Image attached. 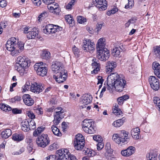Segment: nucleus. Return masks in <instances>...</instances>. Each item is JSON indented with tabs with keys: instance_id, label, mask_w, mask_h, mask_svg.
<instances>
[{
	"instance_id": "3",
	"label": "nucleus",
	"mask_w": 160,
	"mask_h": 160,
	"mask_svg": "<svg viewBox=\"0 0 160 160\" xmlns=\"http://www.w3.org/2000/svg\"><path fill=\"white\" fill-rule=\"evenodd\" d=\"M24 45L23 42H18L16 38L12 37L7 41L6 47L8 50L11 52V55L14 56L24 49Z\"/></svg>"
},
{
	"instance_id": "12",
	"label": "nucleus",
	"mask_w": 160,
	"mask_h": 160,
	"mask_svg": "<svg viewBox=\"0 0 160 160\" xmlns=\"http://www.w3.org/2000/svg\"><path fill=\"white\" fill-rule=\"evenodd\" d=\"M97 57L101 61H105L109 58L110 54L107 48L97 51Z\"/></svg>"
},
{
	"instance_id": "34",
	"label": "nucleus",
	"mask_w": 160,
	"mask_h": 160,
	"mask_svg": "<svg viewBox=\"0 0 160 160\" xmlns=\"http://www.w3.org/2000/svg\"><path fill=\"white\" fill-rule=\"evenodd\" d=\"M12 132L11 129H7L2 132L1 135L2 138L4 139L8 138L12 134Z\"/></svg>"
},
{
	"instance_id": "35",
	"label": "nucleus",
	"mask_w": 160,
	"mask_h": 160,
	"mask_svg": "<svg viewBox=\"0 0 160 160\" xmlns=\"http://www.w3.org/2000/svg\"><path fill=\"white\" fill-rule=\"evenodd\" d=\"M48 15V12L45 11L42 12L38 16V21L40 22L42 19L47 17Z\"/></svg>"
},
{
	"instance_id": "64",
	"label": "nucleus",
	"mask_w": 160,
	"mask_h": 160,
	"mask_svg": "<svg viewBox=\"0 0 160 160\" xmlns=\"http://www.w3.org/2000/svg\"><path fill=\"white\" fill-rule=\"evenodd\" d=\"M7 4L5 0H1L0 1V6L1 7L3 8L6 6Z\"/></svg>"
},
{
	"instance_id": "22",
	"label": "nucleus",
	"mask_w": 160,
	"mask_h": 160,
	"mask_svg": "<svg viewBox=\"0 0 160 160\" xmlns=\"http://www.w3.org/2000/svg\"><path fill=\"white\" fill-rule=\"evenodd\" d=\"M105 40V39L102 38H100L98 40L96 47L97 51L106 48L105 47L106 43Z\"/></svg>"
},
{
	"instance_id": "8",
	"label": "nucleus",
	"mask_w": 160,
	"mask_h": 160,
	"mask_svg": "<svg viewBox=\"0 0 160 160\" xmlns=\"http://www.w3.org/2000/svg\"><path fill=\"white\" fill-rule=\"evenodd\" d=\"M54 113V119L53 121V123L55 125H58L62 119L64 118V110L61 107H58L55 109Z\"/></svg>"
},
{
	"instance_id": "32",
	"label": "nucleus",
	"mask_w": 160,
	"mask_h": 160,
	"mask_svg": "<svg viewBox=\"0 0 160 160\" xmlns=\"http://www.w3.org/2000/svg\"><path fill=\"white\" fill-rule=\"evenodd\" d=\"M125 120V118L124 117L114 122L112 124L115 127H119L123 124Z\"/></svg>"
},
{
	"instance_id": "46",
	"label": "nucleus",
	"mask_w": 160,
	"mask_h": 160,
	"mask_svg": "<svg viewBox=\"0 0 160 160\" xmlns=\"http://www.w3.org/2000/svg\"><path fill=\"white\" fill-rule=\"evenodd\" d=\"M27 150L28 153L32 154L35 152V150L33 148V145L27 146Z\"/></svg>"
},
{
	"instance_id": "56",
	"label": "nucleus",
	"mask_w": 160,
	"mask_h": 160,
	"mask_svg": "<svg viewBox=\"0 0 160 160\" xmlns=\"http://www.w3.org/2000/svg\"><path fill=\"white\" fill-rule=\"evenodd\" d=\"M29 123L30 124V128H31V129H33L35 128L36 123L34 120H30L29 122Z\"/></svg>"
},
{
	"instance_id": "60",
	"label": "nucleus",
	"mask_w": 160,
	"mask_h": 160,
	"mask_svg": "<svg viewBox=\"0 0 160 160\" xmlns=\"http://www.w3.org/2000/svg\"><path fill=\"white\" fill-rule=\"evenodd\" d=\"M97 78L98 80L97 84H102L104 79H102V77L101 76H98Z\"/></svg>"
},
{
	"instance_id": "55",
	"label": "nucleus",
	"mask_w": 160,
	"mask_h": 160,
	"mask_svg": "<svg viewBox=\"0 0 160 160\" xmlns=\"http://www.w3.org/2000/svg\"><path fill=\"white\" fill-rule=\"evenodd\" d=\"M104 146V144L101 141L99 142L97 144V149L98 150L102 149Z\"/></svg>"
},
{
	"instance_id": "45",
	"label": "nucleus",
	"mask_w": 160,
	"mask_h": 160,
	"mask_svg": "<svg viewBox=\"0 0 160 160\" xmlns=\"http://www.w3.org/2000/svg\"><path fill=\"white\" fill-rule=\"evenodd\" d=\"M33 110L38 114H43L42 109L40 106H38V107H34Z\"/></svg>"
},
{
	"instance_id": "17",
	"label": "nucleus",
	"mask_w": 160,
	"mask_h": 160,
	"mask_svg": "<svg viewBox=\"0 0 160 160\" xmlns=\"http://www.w3.org/2000/svg\"><path fill=\"white\" fill-rule=\"evenodd\" d=\"M58 6V3L53 2L52 4L48 5L47 7L51 12L57 13H58L60 11Z\"/></svg>"
},
{
	"instance_id": "2",
	"label": "nucleus",
	"mask_w": 160,
	"mask_h": 160,
	"mask_svg": "<svg viewBox=\"0 0 160 160\" xmlns=\"http://www.w3.org/2000/svg\"><path fill=\"white\" fill-rule=\"evenodd\" d=\"M51 68L53 72L58 74L54 75L53 76L57 82L61 83L66 80L68 77L67 72L61 62L57 61L53 62Z\"/></svg>"
},
{
	"instance_id": "14",
	"label": "nucleus",
	"mask_w": 160,
	"mask_h": 160,
	"mask_svg": "<svg viewBox=\"0 0 160 160\" xmlns=\"http://www.w3.org/2000/svg\"><path fill=\"white\" fill-rule=\"evenodd\" d=\"M148 81L151 88L154 90L157 91L159 88V80L155 76H150L148 78Z\"/></svg>"
},
{
	"instance_id": "19",
	"label": "nucleus",
	"mask_w": 160,
	"mask_h": 160,
	"mask_svg": "<svg viewBox=\"0 0 160 160\" xmlns=\"http://www.w3.org/2000/svg\"><path fill=\"white\" fill-rule=\"evenodd\" d=\"M124 51V48L123 47V45L121 44L118 47H115L113 49L112 54L113 56L118 57L119 56L121 52Z\"/></svg>"
},
{
	"instance_id": "63",
	"label": "nucleus",
	"mask_w": 160,
	"mask_h": 160,
	"mask_svg": "<svg viewBox=\"0 0 160 160\" xmlns=\"http://www.w3.org/2000/svg\"><path fill=\"white\" fill-rule=\"evenodd\" d=\"M54 1V0H42L43 2L48 5H49L50 4H52V3Z\"/></svg>"
},
{
	"instance_id": "31",
	"label": "nucleus",
	"mask_w": 160,
	"mask_h": 160,
	"mask_svg": "<svg viewBox=\"0 0 160 160\" xmlns=\"http://www.w3.org/2000/svg\"><path fill=\"white\" fill-rule=\"evenodd\" d=\"M113 108V112L114 114L118 116L119 117L122 116V112L121 109L118 108V106L117 104H115Z\"/></svg>"
},
{
	"instance_id": "40",
	"label": "nucleus",
	"mask_w": 160,
	"mask_h": 160,
	"mask_svg": "<svg viewBox=\"0 0 160 160\" xmlns=\"http://www.w3.org/2000/svg\"><path fill=\"white\" fill-rule=\"evenodd\" d=\"M77 18L78 22L81 24H84L87 21L86 18L82 16H78Z\"/></svg>"
},
{
	"instance_id": "47",
	"label": "nucleus",
	"mask_w": 160,
	"mask_h": 160,
	"mask_svg": "<svg viewBox=\"0 0 160 160\" xmlns=\"http://www.w3.org/2000/svg\"><path fill=\"white\" fill-rule=\"evenodd\" d=\"M72 52L76 57H78L79 53V49L76 47H73L72 48Z\"/></svg>"
},
{
	"instance_id": "59",
	"label": "nucleus",
	"mask_w": 160,
	"mask_h": 160,
	"mask_svg": "<svg viewBox=\"0 0 160 160\" xmlns=\"http://www.w3.org/2000/svg\"><path fill=\"white\" fill-rule=\"evenodd\" d=\"M12 111L13 113L15 114H20L22 113V111L20 109H19L17 108H15L12 109Z\"/></svg>"
},
{
	"instance_id": "49",
	"label": "nucleus",
	"mask_w": 160,
	"mask_h": 160,
	"mask_svg": "<svg viewBox=\"0 0 160 160\" xmlns=\"http://www.w3.org/2000/svg\"><path fill=\"white\" fill-rule=\"evenodd\" d=\"M128 4L125 6V8L127 9L132 8L134 5V2L132 0H128Z\"/></svg>"
},
{
	"instance_id": "25",
	"label": "nucleus",
	"mask_w": 160,
	"mask_h": 160,
	"mask_svg": "<svg viewBox=\"0 0 160 160\" xmlns=\"http://www.w3.org/2000/svg\"><path fill=\"white\" fill-rule=\"evenodd\" d=\"M57 155V160H68L69 157L68 155L63 153L62 150H58Z\"/></svg>"
},
{
	"instance_id": "11",
	"label": "nucleus",
	"mask_w": 160,
	"mask_h": 160,
	"mask_svg": "<svg viewBox=\"0 0 160 160\" xmlns=\"http://www.w3.org/2000/svg\"><path fill=\"white\" fill-rule=\"evenodd\" d=\"M82 49L85 52L92 53L95 50V45L93 42L88 39H86L83 42Z\"/></svg>"
},
{
	"instance_id": "13",
	"label": "nucleus",
	"mask_w": 160,
	"mask_h": 160,
	"mask_svg": "<svg viewBox=\"0 0 160 160\" xmlns=\"http://www.w3.org/2000/svg\"><path fill=\"white\" fill-rule=\"evenodd\" d=\"M93 3L99 11L105 10L107 8V2L106 0H93Z\"/></svg>"
},
{
	"instance_id": "20",
	"label": "nucleus",
	"mask_w": 160,
	"mask_h": 160,
	"mask_svg": "<svg viewBox=\"0 0 160 160\" xmlns=\"http://www.w3.org/2000/svg\"><path fill=\"white\" fill-rule=\"evenodd\" d=\"M152 68L154 74L160 78V64L158 62H154L152 64Z\"/></svg>"
},
{
	"instance_id": "51",
	"label": "nucleus",
	"mask_w": 160,
	"mask_h": 160,
	"mask_svg": "<svg viewBox=\"0 0 160 160\" xmlns=\"http://www.w3.org/2000/svg\"><path fill=\"white\" fill-rule=\"evenodd\" d=\"M32 139L29 137L26 138L25 139V142L27 144V146H31L33 145L32 142Z\"/></svg>"
},
{
	"instance_id": "53",
	"label": "nucleus",
	"mask_w": 160,
	"mask_h": 160,
	"mask_svg": "<svg viewBox=\"0 0 160 160\" xmlns=\"http://www.w3.org/2000/svg\"><path fill=\"white\" fill-rule=\"evenodd\" d=\"M93 138L94 140L98 142L102 141L101 137L99 135L94 136L93 137Z\"/></svg>"
},
{
	"instance_id": "23",
	"label": "nucleus",
	"mask_w": 160,
	"mask_h": 160,
	"mask_svg": "<svg viewBox=\"0 0 160 160\" xmlns=\"http://www.w3.org/2000/svg\"><path fill=\"white\" fill-rule=\"evenodd\" d=\"M92 61H93V62L92 63V68L93 69V70L91 71V73L92 74H96L98 73L100 70V64L99 63L94 61V59Z\"/></svg>"
},
{
	"instance_id": "44",
	"label": "nucleus",
	"mask_w": 160,
	"mask_h": 160,
	"mask_svg": "<svg viewBox=\"0 0 160 160\" xmlns=\"http://www.w3.org/2000/svg\"><path fill=\"white\" fill-rule=\"evenodd\" d=\"M153 50L154 54L160 59V47L157 46L154 48Z\"/></svg>"
},
{
	"instance_id": "50",
	"label": "nucleus",
	"mask_w": 160,
	"mask_h": 160,
	"mask_svg": "<svg viewBox=\"0 0 160 160\" xmlns=\"http://www.w3.org/2000/svg\"><path fill=\"white\" fill-rule=\"evenodd\" d=\"M24 151V148H21L19 150L17 151H14L13 152L12 154L14 155H19L21 154L22 152Z\"/></svg>"
},
{
	"instance_id": "18",
	"label": "nucleus",
	"mask_w": 160,
	"mask_h": 160,
	"mask_svg": "<svg viewBox=\"0 0 160 160\" xmlns=\"http://www.w3.org/2000/svg\"><path fill=\"white\" fill-rule=\"evenodd\" d=\"M23 101L25 104L28 106L32 105L34 103V101L32 98L31 96L28 94H26L23 96Z\"/></svg>"
},
{
	"instance_id": "21",
	"label": "nucleus",
	"mask_w": 160,
	"mask_h": 160,
	"mask_svg": "<svg viewBox=\"0 0 160 160\" xmlns=\"http://www.w3.org/2000/svg\"><path fill=\"white\" fill-rule=\"evenodd\" d=\"M38 29L36 28H33L28 31L27 35V37L29 39H34L38 35Z\"/></svg>"
},
{
	"instance_id": "54",
	"label": "nucleus",
	"mask_w": 160,
	"mask_h": 160,
	"mask_svg": "<svg viewBox=\"0 0 160 160\" xmlns=\"http://www.w3.org/2000/svg\"><path fill=\"white\" fill-rule=\"evenodd\" d=\"M27 115L31 119H33L35 118V116L32 111H28L27 113Z\"/></svg>"
},
{
	"instance_id": "1",
	"label": "nucleus",
	"mask_w": 160,
	"mask_h": 160,
	"mask_svg": "<svg viewBox=\"0 0 160 160\" xmlns=\"http://www.w3.org/2000/svg\"><path fill=\"white\" fill-rule=\"evenodd\" d=\"M107 81L108 90L114 88L116 91L119 92L122 91L126 83L117 73L111 74L108 77Z\"/></svg>"
},
{
	"instance_id": "10",
	"label": "nucleus",
	"mask_w": 160,
	"mask_h": 160,
	"mask_svg": "<svg viewBox=\"0 0 160 160\" xmlns=\"http://www.w3.org/2000/svg\"><path fill=\"white\" fill-rule=\"evenodd\" d=\"M62 30V28L58 25L48 24L46 26L45 28L43 29V31L45 34H48L58 32Z\"/></svg>"
},
{
	"instance_id": "6",
	"label": "nucleus",
	"mask_w": 160,
	"mask_h": 160,
	"mask_svg": "<svg viewBox=\"0 0 160 160\" xmlns=\"http://www.w3.org/2000/svg\"><path fill=\"white\" fill-rule=\"evenodd\" d=\"M94 122L92 120L85 119L82 122V125L83 130L87 133L89 134L94 133L95 130L93 128Z\"/></svg>"
},
{
	"instance_id": "27",
	"label": "nucleus",
	"mask_w": 160,
	"mask_h": 160,
	"mask_svg": "<svg viewBox=\"0 0 160 160\" xmlns=\"http://www.w3.org/2000/svg\"><path fill=\"white\" fill-rule=\"evenodd\" d=\"M140 132V129L138 128H134L132 130L131 134L134 139L137 140L139 139Z\"/></svg>"
},
{
	"instance_id": "42",
	"label": "nucleus",
	"mask_w": 160,
	"mask_h": 160,
	"mask_svg": "<svg viewBox=\"0 0 160 160\" xmlns=\"http://www.w3.org/2000/svg\"><path fill=\"white\" fill-rule=\"evenodd\" d=\"M85 141L84 138L82 135L78 133L75 137V138L74 140V141Z\"/></svg>"
},
{
	"instance_id": "38",
	"label": "nucleus",
	"mask_w": 160,
	"mask_h": 160,
	"mask_svg": "<svg viewBox=\"0 0 160 160\" xmlns=\"http://www.w3.org/2000/svg\"><path fill=\"white\" fill-rule=\"evenodd\" d=\"M85 154L89 157H93L95 155V152L94 151L91 150L90 149L87 148L85 150Z\"/></svg>"
},
{
	"instance_id": "57",
	"label": "nucleus",
	"mask_w": 160,
	"mask_h": 160,
	"mask_svg": "<svg viewBox=\"0 0 160 160\" xmlns=\"http://www.w3.org/2000/svg\"><path fill=\"white\" fill-rule=\"evenodd\" d=\"M31 85H28L27 84H25L22 88L23 90L22 92H25L26 90H28L30 88L31 89Z\"/></svg>"
},
{
	"instance_id": "29",
	"label": "nucleus",
	"mask_w": 160,
	"mask_h": 160,
	"mask_svg": "<svg viewBox=\"0 0 160 160\" xmlns=\"http://www.w3.org/2000/svg\"><path fill=\"white\" fill-rule=\"evenodd\" d=\"M12 138L13 140L17 142H20L23 140L24 139V136L21 134L15 133L12 136Z\"/></svg>"
},
{
	"instance_id": "41",
	"label": "nucleus",
	"mask_w": 160,
	"mask_h": 160,
	"mask_svg": "<svg viewBox=\"0 0 160 160\" xmlns=\"http://www.w3.org/2000/svg\"><path fill=\"white\" fill-rule=\"evenodd\" d=\"M65 19L69 24H72L74 22V19L69 14L66 16Z\"/></svg>"
},
{
	"instance_id": "7",
	"label": "nucleus",
	"mask_w": 160,
	"mask_h": 160,
	"mask_svg": "<svg viewBox=\"0 0 160 160\" xmlns=\"http://www.w3.org/2000/svg\"><path fill=\"white\" fill-rule=\"evenodd\" d=\"M50 142L48 135L44 134H42L38 136L36 141L38 146L42 148H44L48 145Z\"/></svg>"
},
{
	"instance_id": "37",
	"label": "nucleus",
	"mask_w": 160,
	"mask_h": 160,
	"mask_svg": "<svg viewBox=\"0 0 160 160\" xmlns=\"http://www.w3.org/2000/svg\"><path fill=\"white\" fill-rule=\"evenodd\" d=\"M75 2V0H71L67 4H66L65 7L67 10L70 11L72 9V6L74 5Z\"/></svg>"
},
{
	"instance_id": "28",
	"label": "nucleus",
	"mask_w": 160,
	"mask_h": 160,
	"mask_svg": "<svg viewBox=\"0 0 160 160\" xmlns=\"http://www.w3.org/2000/svg\"><path fill=\"white\" fill-rule=\"evenodd\" d=\"M85 144V141H74L73 145L75 148L77 150H79L82 149Z\"/></svg>"
},
{
	"instance_id": "61",
	"label": "nucleus",
	"mask_w": 160,
	"mask_h": 160,
	"mask_svg": "<svg viewBox=\"0 0 160 160\" xmlns=\"http://www.w3.org/2000/svg\"><path fill=\"white\" fill-rule=\"evenodd\" d=\"M153 102L155 104L158 106V105L160 104V99L158 97H154L153 99Z\"/></svg>"
},
{
	"instance_id": "5",
	"label": "nucleus",
	"mask_w": 160,
	"mask_h": 160,
	"mask_svg": "<svg viewBox=\"0 0 160 160\" xmlns=\"http://www.w3.org/2000/svg\"><path fill=\"white\" fill-rule=\"evenodd\" d=\"M128 134V132L124 130H122L119 134H114L112 137V139L116 143L122 146L127 142L129 139Z\"/></svg>"
},
{
	"instance_id": "58",
	"label": "nucleus",
	"mask_w": 160,
	"mask_h": 160,
	"mask_svg": "<svg viewBox=\"0 0 160 160\" xmlns=\"http://www.w3.org/2000/svg\"><path fill=\"white\" fill-rule=\"evenodd\" d=\"M103 23L101 22L98 23L96 26V31L97 32H99L101 29Z\"/></svg>"
},
{
	"instance_id": "4",
	"label": "nucleus",
	"mask_w": 160,
	"mask_h": 160,
	"mask_svg": "<svg viewBox=\"0 0 160 160\" xmlns=\"http://www.w3.org/2000/svg\"><path fill=\"white\" fill-rule=\"evenodd\" d=\"M30 60L25 57L19 56L17 59L15 69L18 72H23L26 69H27L30 66Z\"/></svg>"
},
{
	"instance_id": "36",
	"label": "nucleus",
	"mask_w": 160,
	"mask_h": 160,
	"mask_svg": "<svg viewBox=\"0 0 160 160\" xmlns=\"http://www.w3.org/2000/svg\"><path fill=\"white\" fill-rule=\"evenodd\" d=\"M0 108L5 112H8L12 110V108L10 107L5 104H0Z\"/></svg>"
},
{
	"instance_id": "15",
	"label": "nucleus",
	"mask_w": 160,
	"mask_h": 160,
	"mask_svg": "<svg viewBox=\"0 0 160 160\" xmlns=\"http://www.w3.org/2000/svg\"><path fill=\"white\" fill-rule=\"evenodd\" d=\"M92 96L88 94H85L81 98V102L83 105L81 107L82 108L86 107V105L90 104L92 101Z\"/></svg>"
},
{
	"instance_id": "62",
	"label": "nucleus",
	"mask_w": 160,
	"mask_h": 160,
	"mask_svg": "<svg viewBox=\"0 0 160 160\" xmlns=\"http://www.w3.org/2000/svg\"><path fill=\"white\" fill-rule=\"evenodd\" d=\"M128 152L126 149L125 150H122L121 151V154H122V156L125 157L130 156L129 154H128Z\"/></svg>"
},
{
	"instance_id": "16",
	"label": "nucleus",
	"mask_w": 160,
	"mask_h": 160,
	"mask_svg": "<svg viewBox=\"0 0 160 160\" xmlns=\"http://www.w3.org/2000/svg\"><path fill=\"white\" fill-rule=\"evenodd\" d=\"M44 89L42 84L38 83L36 82L31 83V91L36 94H39L42 92Z\"/></svg>"
},
{
	"instance_id": "24",
	"label": "nucleus",
	"mask_w": 160,
	"mask_h": 160,
	"mask_svg": "<svg viewBox=\"0 0 160 160\" xmlns=\"http://www.w3.org/2000/svg\"><path fill=\"white\" fill-rule=\"evenodd\" d=\"M117 64L116 62L112 61L108 62L106 64V72H111L114 68H116Z\"/></svg>"
},
{
	"instance_id": "48",
	"label": "nucleus",
	"mask_w": 160,
	"mask_h": 160,
	"mask_svg": "<svg viewBox=\"0 0 160 160\" xmlns=\"http://www.w3.org/2000/svg\"><path fill=\"white\" fill-rule=\"evenodd\" d=\"M113 150L112 149H111L108 150L106 151V152L104 153V156L106 158H108V157L110 156L112 153Z\"/></svg>"
},
{
	"instance_id": "26",
	"label": "nucleus",
	"mask_w": 160,
	"mask_h": 160,
	"mask_svg": "<svg viewBox=\"0 0 160 160\" xmlns=\"http://www.w3.org/2000/svg\"><path fill=\"white\" fill-rule=\"evenodd\" d=\"M29 122L27 120L23 121L21 123L22 130L24 132H28L30 129Z\"/></svg>"
},
{
	"instance_id": "9",
	"label": "nucleus",
	"mask_w": 160,
	"mask_h": 160,
	"mask_svg": "<svg viewBox=\"0 0 160 160\" xmlns=\"http://www.w3.org/2000/svg\"><path fill=\"white\" fill-rule=\"evenodd\" d=\"M43 62L36 63L34 66V70L36 71L37 74L42 77L45 76L47 72L48 68L46 67L43 66Z\"/></svg>"
},
{
	"instance_id": "33",
	"label": "nucleus",
	"mask_w": 160,
	"mask_h": 160,
	"mask_svg": "<svg viewBox=\"0 0 160 160\" xmlns=\"http://www.w3.org/2000/svg\"><path fill=\"white\" fill-rule=\"evenodd\" d=\"M54 124L52 125L51 128L52 131L53 133L56 136L60 137L62 136V133L60 131L59 129L56 126L57 125Z\"/></svg>"
},
{
	"instance_id": "52",
	"label": "nucleus",
	"mask_w": 160,
	"mask_h": 160,
	"mask_svg": "<svg viewBox=\"0 0 160 160\" xmlns=\"http://www.w3.org/2000/svg\"><path fill=\"white\" fill-rule=\"evenodd\" d=\"M58 145L57 143L54 142L49 146V148L50 150L52 151L57 149L58 148Z\"/></svg>"
},
{
	"instance_id": "39",
	"label": "nucleus",
	"mask_w": 160,
	"mask_h": 160,
	"mask_svg": "<svg viewBox=\"0 0 160 160\" xmlns=\"http://www.w3.org/2000/svg\"><path fill=\"white\" fill-rule=\"evenodd\" d=\"M42 56L46 59H48L50 58V53L47 50H43L42 53Z\"/></svg>"
},
{
	"instance_id": "30",
	"label": "nucleus",
	"mask_w": 160,
	"mask_h": 160,
	"mask_svg": "<svg viewBox=\"0 0 160 160\" xmlns=\"http://www.w3.org/2000/svg\"><path fill=\"white\" fill-rule=\"evenodd\" d=\"M158 153L153 151H151L147 155V158L148 160H156Z\"/></svg>"
},
{
	"instance_id": "43",
	"label": "nucleus",
	"mask_w": 160,
	"mask_h": 160,
	"mask_svg": "<svg viewBox=\"0 0 160 160\" xmlns=\"http://www.w3.org/2000/svg\"><path fill=\"white\" fill-rule=\"evenodd\" d=\"M126 149L128 152V153L129 154L130 156L133 154L135 151V148L133 146H129Z\"/></svg>"
}]
</instances>
